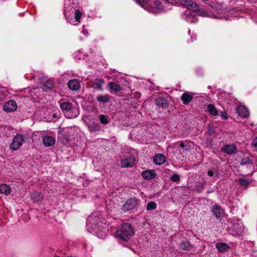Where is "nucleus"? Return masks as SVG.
I'll list each match as a JSON object with an SVG mask.
<instances>
[{
    "label": "nucleus",
    "mask_w": 257,
    "mask_h": 257,
    "mask_svg": "<svg viewBox=\"0 0 257 257\" xmlns=\"http://www.w3.org/2000/svg\"><path fill=\"white\" fill-rule=\"evenodd\" d=\"M82 16V13L79 10H77L75 12V21L78 23L80 22V19Z\"/></svg>",
    "instance_id": "2f4dec72"
},
{
    "label": "nucleus",
    "mask_w": 257,
    "mask_h": 257,
    "mask_svg": "<svg viewBox=\"0 0 257 257\" xmlns=\"http://www.w3.org/2000/svg\"><path fill=\"white\" fill-rule=\"evenodd\" d=\"M184 19L188 23H196L197 22V18L195 14L190 12H187L184 14Z\"/></svg>",
    "instance_id": "f8f14e48"
},
{
    "label": "nucleus",
    "mask_w": 257,
    "mask_h": 257,
    "mask_svg": "<svg viewBox=\"0 0 257 257\" xmlns=\"http://www.w3.org/2000/svg\"><path fill=\"white\" fill-rule=\"evenodd\" d=\"M248 162V159H247V161H246V162H243V160L242 161V162H241V164H245L247 162Z\"/></svg>",
    "instance_id": "a19ab883"
},
{
    "label": "nucleus",
    "mask_w": 257,
    "mask_h": 257,
    "mask_svg": "<svg viewBox=\"0 0 257 257\" xmlns=\"http://www.w3.org/2000/svg\"><path fill=\"white\" fill-rule=\"evenodd\" d=\"M45 85L48 88H52L54 86V82L52 80H48L45 82Z\"/></svg>",
    "instance_id": "473e14b6"
},
{
    "label": "nucleus",
    "mask_w": 257,
    "mask_h": 257,
    "mask_svg": "<svg viewBox=\"0 0 257 257\" xmlns=\"http://www.w3.org/2000/svg\"><path fill=\"white\" fill-rule=\"evenodd\" d=\"M179 2L184 7H186L188 10L197 12L199 11L198 5L191 0H179Z\"/></svg>",
    "instance_id": "423d86ee"
},
{
    "label": "nucleus",
    "mask_w": 257,
    "mask_h": 257,
    "mask_svg": "<svg viewBox=\"0 0 257 257\" xmlns=\"http://www.w3.org/2000/svg\"><path fill=\"white\" fill-rule=\"evenodd\" d=\"M67 85L70 89L72 90H76L80 87V83L77 79H72L68 82Z\"/></svg>",
    "instance_id": "a211bd4d"
},
{
    "label": "nucleus",
    "mask_w": 257,
    "mask_h": 257,
    "mask_svg": "<svg viewBox=\"0 0 257 257\" xmlns=\"http://www.w3.org/2000/svg\"><path fill=\"white\" fill-rule=\"evenodd\" d=\"M191 248V245L187 240L182 241L179 245V249L182 251H188Z\"/></svg>",
    "instance_id": "b1692460"
},
{
    "label": "nucleus",
    "mask_w": 257,
    "mask_h": 257,
    "mask_svg": "<svg viewBox=\"0 0 257 257\" xmlns=\"http://www.w3.org/2000/svg\"><path fill=\"white\" fill-rule=\"evenodd\" d=\"M244 230L242 222L239 220H234L232 223L231 232L233 235H240Z\"/></svg>",
    "instance_id": "20e7f679"
},
{
    "label": "nucleus",
    "mask_w": 257,
    "mask_h": 257,
    "mask_svg": "<svg viewBox=\"0 0 257 257\" xmlns=\"http://www.w3.org/2000/svg\"><path fill=\"white\" fill-rule=\"evenodd\" d=\"M88 130L91 133H94L100 131L101 127L97 123L93 122L87 125Z\"/></svg>",
    "instance_id": "aec40b11"
},
{
    "label": "nucleus",
    "mask_w": 257,
    "mask_h": 257,
    "mask_svg": "<svg viewBox=\"0 0 257 257\" xmlns=\"http://www.w3.org/2000/svg\"><path fill=\"white\" fill-rule=\"evenodd\" d=\"M11 189L9 186L4 184L0 185V193L5 195H9L11 193Z\"/></svg>",
    "instance_id": "4be33fe9"
},
{
    "label": "nucleus",
    "mask_w": 257,
    "mask_h": 257,
    "mask_svg": "<svg viewBox=\"0 0 257 257\" xmlns=\"http://www.w3.org/2000/svg\"><path fill=\"white\" fill-rule=\"evenodd\" d=\"M221 150L224 153L229 155H232L237 152V148L233 144L226 145L222 148Z\"/></svg>",
    "instance_id": "9d476101"
},
{
    "label": "nucleus",
    "mask_w": 257,
    "mask_h": 257,
    "mask_svg": "<svg viewBox=\"0 0 257 257\" xmlns=\"http://www.w3.org/2000/svg\"><path fill=\"white\" fill-rule=\"evenodd\" d=\"M168 3L173 4L175 1V0H165Z\"/></svg>",
    "instance_id": "ea45409f"
},
{
    "label": "nucleus",
    "mask_w": 257,
    "mask_h": 257,
    "mask_svg": "<svg viewBox=\"0 0 257 257\" xmlns=\"http://www.w3.org/2000/svg\"><path fill=\"white\" fill-rule=\"evenodd\" d=\"M237 114L242 117H247L249 116V111L244 105H240L237 108Z\"/></svg>",
    "instance_id": "9b49d317"
},
{
    "label": "nucleus",
    "mask_w": 257,
    "mask_h": 257,
    "mask_svg": "<svg viewBox=\"0 0 257 257\" xmlns=\"http://www.w3.org/2000/svg\"><path fill=\"white\" fill-rule=\"evenodd\" d=\"M156 103L158 106L162 107H166L167 106V100L163 97H159L156 100Z\"/></svg>",
    "instance_id": "5701e85b"
},
{
    "label": "nucleus",
    "mask_w": 257,
    "mask_h": 257,
    "mask_svg": "<svg viewBox=\"0 0 257 257\" xmlns=\"http://www.w3.org/2000/svg\"><path fill=\"white\" fill-rule=\"evenodd\" d=\"M108 87L109 88V91L111 93H116L121 90L119 85L112 82L108 83Z\"/></svg>",
    "instance_id": "6ab92c4d"
},
{
    "label": "nucleus",
    "mask_w": 257,
    "mask_h": 257,
    "mask_svg": "<svg viewBox=\"0 0 257 257\" xmlns=\"http://www.w3.org/2000/svg\"><path fill=\"white\" fill-rule=\"evenodd\" d=\"M253 145L257 149V138L253 140Z\"/></svg>",
    "instance_id": "e433bc0d"
},
{
    "label": "nucleus",
    "mask_w": 257,
    "mask_h": 257,
    "mask_svg": "<svg viewBox=\"0 0 257 257\" xmlns=\"http://www.w3.org/2000/svg\"><path fill=\"white\" fill-rule=\"evenodd\" d=\"M142 175L144 179L147 180H150L154 178L156 174L155 171L148 170L144 171L142 173Z\"/></svg>",
    "instance_id": "f3484780"
},
{
    "label": "nucleus",
    "mask_w": 257,
    "mask_h": 257,
    "mask_svg": "<svg viewBox=\"0 0 257 257\" xmlns=\"http://www.w3.org/2000/svg\"><path fill=\"white\" fill-rule=\"evenodd\" d=\"M207 110L209 114L212 116H217L218 114V110L212 104H209L207 105Z\"/></svg>",
    "instance_id": "cd10ccee"
},
{
    "label": "nucleus",
    "mask_w": 257,
    "mask_h": 257,
    "mask_svg": "<svg viewBox=\"0 0 257 257\" xmlns=\"http://www.w3.org/2000/svg\"><path fill=\"white\" fill-rule=\"evenodd\" d=\"M186 145H185L184 144V143H181L180 144V146L181 148H182V149H184V147H186Z\"/></svg>",
    "instance_id": "58836bf2"
},
{
    "label": "nucleus",
    "mask_w": 257,
    "mask_h": 257,
    "mask_svg": "<svg viewBox=\"0 0 257 257\" xmlns=\"http://www.w3.org/2000/svg\"><path fill=\"white\" fill-rule=\"evenodd\" d=\"M214 173L212 170H209L208 172V175H209L210 177H212L213 176Z\"/></svg>",
    "instance_id": "4c0bfd02"
},
{
    "label": "nucleus",
    "mask_w": 257,
    "mask_h": 257,
    "mask_svg": "<svg viewBox=\"0 0 257 257\" xmlns=\"http://www.w3.org/2000/svg\"><path fill=\"white\" fill-rule=\"evenodd\" d=\"M171 180L173 182H177L180 180V176L178 174H175L172 176Z\"/></svg>",
    "instance_id": "72a5a7b5"
},
{
    "label": "nucleus",
    "mask_w": 257,
    "mask_h": 257,
    "mask_svg": "<svg viewBox=\"0 0 257 257\" xmlns=\"http://www.w3.org/2000/svg\"><path fill=\"white\" fill-rule=\"evenodd\" d=\"M55 138L49 136H45L43 139V143L46 147L52 146L55 144Z\"/></svg>",
    "instance_id": "ddd939ff"
},
{
    "label": "nucleus",
    "mask_w": 257,
    "mask_h": 257,
    "mask_svg": "<svg viewBox=\"0 0 257 257\" xmlns=\"http://www.w3.org/2000/svg\"><path fill=\"white\" fill-rule=\"evenodd\" d=\"M157 207V204L154 201H151L147 204L146 209L147 210H154Z\"/></svg>",
    "instance_id": "c756f323"
},
{
    "label": "nucleus",
    "mask_w": 257,
    "mask_h": 257,
    "mask_svg": "<svg viewBox=\"0 0 257 257\" xmlns=\"http://www.w3.org/2000/svg\"><path fill=\"white\" fill-rule=\"evenodd\" d=\"M211 211L213 214H214L217 218H219L223 214V209L217 204H215L213 206Z\"/></svg>",
    "instance_id": "dca6fc26"
},
{
    "label": "nucleus",
    "mask_w": 257,
    "mask_h": 257,
    "mask_svg": "<svg viewBox=\"0 0 257 257\" xmlns=\"http://www.w3.org/2000/svg\"><path fill=\"white\" fill-rule=\"evenodd\" d=\"M97 100L103 103H107L110 100V96L108 95H99L96 97Z\"/></svg>",
    "instance_id": "bb28decb"
},
{
    "label": "nucleus",
    "mask_w": 257,
    "mask_h": 257,
    "mask_svg": "<svg viewBox=\"0 0 257 257\" xmlns=\"http://www.w3.org/2000/svg\"><path fill=\"white\" fill-rule=\"evenodd\" d=\"M238 182L241 186L244 187H246L249 184L248 181L243 178L239 179Z\"/></svg>",
    "instance_id": "7c9ffc66"
},
{
    "label": "nucleus",
    "mask_w": 257,
    "mask_h": 257,
    "mask_svg": "<svg viewBox=\"0 0 257 257\" xmlns=\"http://www.w3.org/2000/svg\"><path fill=\"white\" fill-rule=\"evenodd\" d=\"M166 159L165 156L161 154H157L154 157V163L158 165H161L165 163Z\"/></svg>",
    "instance_id": "4468645a"
},
{
    "label": "nucleus",
    "mask_w": 257,
    "mask_h": 257,
    "mask_svg": "<svg viewBox=\"0 0 257 257\" xmlns=\"http://www.w3.org/2000/svg\"><path fill=\"white\" fill-rule=\"evenodd\" d=\"M135 234V230L132 225L127 223L122 224L116 231L115 236L123 241H127Z\"/></svg>",
    "instance_id": "f03ea898"
},
{
    "label": "nucleus",
    "mask_w": 257,
    "mask_h": 257,
    "mask_svg": "<svg viewBox=\"0 0 257 257\" xmlns=\"http://www.w3.org/2000/svg\"><path fill=\"white\" fill-rule=\"evenodd\" d=\"M193 94L191 92H185L183 93L181 96V99L183 101V104H188L192 100Z\"/></svg>",
    "instance_id": "2eb2a0df"
},
{
    "label": "nucleus",
    "mask_w": 257,
    "mask_h": 257,
    "mask_svg": "<svg viewBox=\"0 0 257 257\" xmlns=\"http://www.w3.org/2000/svg\"><path fill=\"white\" fill-rule=\"evenodd\" d=\"M135 1L146 10L153 14L157 13L164 9L163 5L158 1H154L153 2L151 0Z\"/></svg>",
    "instance_id": "f257e3e1"
},
{
    "label": "nucleus",
    "mask_w": 257,
    "mask_h": 257,
    "mask_svg": "<svg viewBox=\"0 0 257 257\" xmlns=\"http://www.w3.org/2000/svg\"><path fill=\"white\" fill-rule=\"evenodd\" d=\"M190 150V146L189 145L186 146L183 149V153H184L185 151H187Z\"/></svg>",
    "instance_id": "c9c22d12"
},
{
    "label": "nucleus",
    "mask_w": 257,
    "mask_h": 257,
    "mask_svg": "<svg viewBox=\"0 0 257 257\" xmlns=\"http://www.w3.org/2000/svg\"><path fill=\"white\" fill-rule=\"evenodd\" d=\"M60 106L67 118H75L79 114L78 111L76 108H73L72 104L68 101H62L60 102Z\"/></svg>",
    "instance_id": "7ed1b4c3"
},
{
    "label": "nucleus",
    "mask_w": 257,
    "mask_h": 257,
    "mask_svg": "<svg viewBox=\"0 0 257 257\" xmlns=\"http://www.w3.org/2000/svg\"><path fill=\"white\" fill-rule=\"evenodd\" d=\"M17 108V104L16 101L10 100L5 103L3 109L7 112H13L15 111Z\"/></svg>",
    "instance_id": "6e6552de"
},
{
    "label": "nucleus",
    "mask_w": 257,
    "mask_h": 257,
    "mask_svg": "<svg viewBox=\"0 0 257 257\" xmlns=\"http://www.w3.org/2000/svg\"><path fill=\"white\" fill-rule=\"evenodd\" d=\"M216 247L219 251L223 252L227 250L229 246L225 243L219 242L216 244Z\"/></svg>",
    "instance_id": "393cba45"
},
{
    "label": "nucleus",
    "mask_w": 257,
    "mask_h": 257,
    "mask_svg": "<svg viewBox=\"0 0 257 257\" xmlns=\"http://www.w3.org/2000/svg\"><path fill=\"white\" fill-rule=\"evenodd\" d=\"M135 158L132 155L121 160V166L123 168L131 167L135 164Z\"/></svg>",
    "instance_id": "1a4fd4ad"
},
{
    "label": "nucleus",
    "mask_w": 257,
    "mask_h": 257,
    "mask_svg": "<svg viewBox=\"0 0 257 257\" xmlns=\"http://www.w3.org/2000/svg\"><path fill=\"white\" fill-rule=\"evenodd\" d=\"M220 115L221 117L224 119H227L228 117L226 112H221Z\"/></svg>",
    "instance_id": "f704fd0d"
},
{
    "label": "nucleus",
    "mask_w": 257,
    "mask_h": 257,
    "mask_svg": "<svg viewBox=\"0 0 257 257\" xmlns=\"http://www.w3.org/2000/svg\"><path fill=\"white\" fill-rule=\"evenodd\" d=\"M24 137L21 134H17L13 139L12 143L10 144V148L13 151L18 150L23 145L24 143Z\"/></svg>",
    "instance_id": "39448f33"
},
{
    "label": "nucleus",
    "mask_w": 257,
    "mask_h": 257,
    "mask_svg": "<svg viewBox=\"0 0 257 257\" xmlns=\"http://www.w3.org/2000/svg\"><path fill=\"white\" fill-rule=\"evenodd\" d=\"M137 203L138 201L136 198H130L123 205L122 209L125 212L128 211L136 207Z\"/></svg>",
    "instance_id": "0eeeda50"
},
{
    "label": "nucleus",
    "mask_w": 257,
    "mask_h": 257,
    "mask_svg": "<svg viewBox=\"0 0 257 257\" xmlns=\"http://www.w3.org/2000/svg\"><path fill=\"white\" fill-rule=\"evenodd\" d=\"M31 198L34 202L40 201L43 199L41 193L39 191H34L31 194Z\"/></svg>",
    "instance_id": "412c9836"
},
{
    "label": "nucleus",
    "mask_w": 257,
    "mask_h": 257,
    "mask_svg": "<svg viewBox=\"0 0 257 257\" xmlns=\"http://www.w3.org/2000/svg\"><path fill=\"white\" fill-rule=\"evenodd\" d=\"M104 81L102 79H96L94 80L93 84V87L95 89H97L100 90H102V85L104 84Z\"/></svg>",
    "instance_id": "a878e982"
},
{
    "label": "nucleus",
    "mask_w": 257,
    "mask_h": 257,
    "mask_svg": "<svg viewBox=\"0 0 257 257\" xmlns=\"http://www.w3.org/2000/svg\"><path fill=\"white\" fill-rule=\"evenodd\" d=\"M99 118L101 123L103 125H105L108 123L109 122L108 116L104 114H101L100 115H99Z\"/></svg>",
    "instance_id": "c85d7f7f"
}]
</instances>
